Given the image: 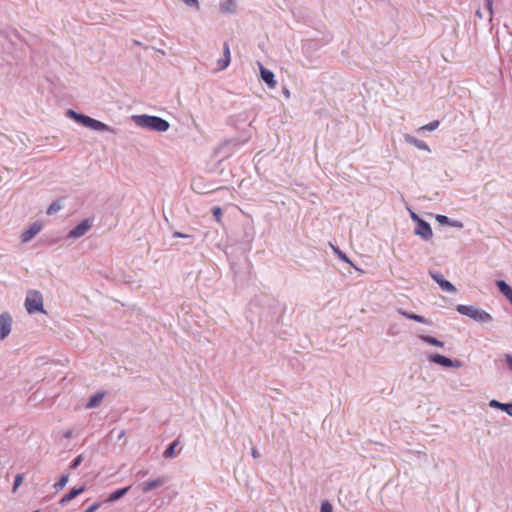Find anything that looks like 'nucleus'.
I'll list each match as a JSON object with an SVG mask.
<instances>
[{
	"label": "nucleus",
	"mask_w": 512,
	"mask_h": 512,
	"mask_svg": "<svg viewBox=\"0 0 512 512\" xmlns=\"http://www.w3.org/2000/svg\"><path fill=\"white\" fill-rule=\"evenodd\" d=\"M132 120L136 126L156 132H165L170 127L167 120L153 115H133Z\"/></svg>",
	"instance_id": "obj_1"
},
{
	"label": "nucleus",
	"mask_w": 512,
	"mask_h": 512,
	"mask_svg": "<svg viewBox=\"0 0 512 512\" xmlns=\"http://www.w3.org/2000/svg\"><path fill=\"white\" fill-rule=\"evenodd\" d=\"M66 115H67V117L74 120L75 122H77L85 127H88L92 130L102 131V132L107 131V132H112V133L115 132V130L113 128H111L110 126H108L107 124H105L99 120H96L94 118H91L87 115L78 113L72 109H68L66 111Z\"/></svg>",
	"instance_id": "obj_2"
},
{
	"label": "nucleus",
	"mask_w": 512,
	"mask_h": 512,
	"mask_svg": "<svg viewBox=\"0 0 512 512\" xmlns=\"http://www.w3.org/2000/svg\"><path fill=\"white\" fill-rule=\"evenodd\" d=\"M456 311L479 323H488L493 319L488 312L473 305L459 304L456 307Z\"/></svg>",
	"instance_id": "obj_3"
},
{
	"label": "nucleus",
	"mask_w": 512,
	"mask_h": 512,
	"mask_svg": "<svg viewBox=\"0 0 512 512\" xmlns=\"http://www.w3.org/2000/svg\"><path fill=\"white\" fill-rule=\"evenodd\" d=\"M428 360L446 368H461L463 363L458 359H450L441 354H430Z\"/></svg>",
	"instance_id": "obj_4"
},
{
	"label": "nucleus",
	"mask_w": 512,
	"mask_h": 512,
	"mask_svg": "<svg viewBox=\"0 0 512 512\" xmlns=\"http://www.w3.org/2000/svg\"><path fill=\"white\" fill-rule=\"evenodd\" d=\"M25 307L30 314L35 312H44L42 295L37 291L32 295H28L25 300Z\"/></svg>",
	"instance_id": "obj_5"
},
{
	"label": "nucleus",
	"mask_w": 512,
	"mask_h": 512,
	"mask_svg": "<svg viewBox=\"0 0 512 512\" xmlns=\"http://www.w3.org/2000/svg\"><path fill=\"white\" fill-rule=\"evenodd\" d=\"M92 227V220L84 219L78 225H76L73 229H71L67 235L68 238H80L84 236Z\"/></svg>",
	"instance_id": "obj_6"
},
{
	"label": "nucleus",
	"mask_w": 512,
	"mask_h": 512,
	"mask_svg": "<svg viewBox=\"0 0 512 512\" xmlns=\"http://www.w3.org/2000/svg\"><path fill=\"white\" fill-rule=\"evenodd\" d=\"M431 278L440 286V288L449 293H455V286L448 280L444 278V276L437 271H429Z\"/></svg>",
	"instance_id": "obj_7"
},
{
	"label": "nucleus",
	"mask_w": 512,
	"mask_h": 512,
	"mask_svg": "<svg viewBox=\"0 0 512 512\" xmlns=\"http://www.w3.org/2000/svg\"><path fill=\"white\" fill-rule=\"evenodd\" d=\"M12 317L5 312L0 315V339H5L11 332Z\"/></svg>",
	"instance_id": "obj_8"
},
{
	"label": "nucleus",
	"mask_w": 512,
	"mask_h": 512,
	"mask_svg": "<svg viewBox=\"0 0 512 512\" xmlns=\"http://www.w3.org/2000/svg\"><path fill=\"white\" fill-rule=\"evenodd\" d=\"M414 232L416 235L420 236L425 241L430 240L433 236L431 226L425 220H422L418 224H416Z\"/></svg>",
	"instance_id": "obj_9"
},
{
	"label": "nucleus",
	"mask_w": 512,
	"mask_h": 512,
	"mask_svg": "<svg viewBox=\"0 0 512 512\" xmlns=\"http://www.w3.org/2000/svg\"><path fill=\"white\" fill-rule=\"evenodd\" d=\"M166 481L167 479L165 477H158L154 480H149L141 483L139 487L143 493H148L156 488L161 487L166 483Z\"/></svg>",
	"instance_id": "obj_10"
},
{
	"label": "nucleus",
	"mask_w": 512,
	"mask_h": 512,
	"mask_svg": "<svg viewBox=\"0 0 512 512\" xmlns=\"http://www.w3.org/2000/svg\"><path fill=\"white\" fill-rule=\"evenodd\" d=\"M42 229V224L39 222H34L26 231H24L20 238L23 243L29 242L33 237H35Z\"/></svg>",
	"instance_id": "obj_11"
},
{
	"label": "nucleus",
	"mask_w": 512,
	"mask_h": 512,
	"mask_svg": "<svg viewBox=\"0 0 512 512\" xmlns=\"http://www.w3.org/2000/svg\"><path fill=\"white\" fill-rule=\"evenodd\" d=\"M230 61H231L230 48H229L228 42L225 41L223 44V57L218 59V61H217V65H218L217 70L221 71V70L226 69L230 64Z\"/></svg>",
	"instance_id": "obj_12"
},
{
	"label": "nucleus",
	"mask_w": 512,
	"mask_h": 512,
	"mask_svg": "<svg viewBox=\"0 0 512 512\" xmlns=\"http://www.w3.org/2000/svg\"><path fill=\"white\" fill-rule=\"evenodd\" d=\"M258 64L262 80L267 84L269 88H274L277 84L274 73L271 70L266 69L261 63Z\"/></svg>",
	"instance_id": "obj_13"
},
{
	"label": "nucleus",
	"mask_w": 512,
	"mask_h": 512,
	"mask_svg": "<svg viewBox=\"0 0 512 512\" xmlns=\"http://www.w3.org/2000/svg\"><path fill=\"white\" fill-rule=\"evenodd\" d=\"M86 487L81 486L79 488H72L67 494H65L59 501V504L64 506L69 503L71 500L76 498L78 495L85 491Z\"/></svg>",
	"instance_id": "obj_14"
},
{
	"label": "nucleus",
	"mask_w": 512,
	"mask_h": 512,
	"mask_svg": "<svg viewBox=\"0 0 512 512\" xmlns=\"http://www.w3.org/2000/svg\"><path fill=\"white\" fill-rule=\"evenodd\" d=\"M398 312H399V314H401L402 316H404L407 319H410V320H413V321H416L419 323L427 324V325L431 324V321L429 319H427L421 315H418V314H415L412 312H408V311H405L402 309H400Z\"/></svg>",
	"instance_id": "obj_15"
},
{
	"label": "nucleus",
	"mask_w": 512,
	"mask_h": 512,
	"mask_svg": "<svg viewBox=\"0 0 512 512\" xmlns=\"http://www.w3.org/2000/svg\"><path fill=\"white\" fill-rule=\"evenodd\" d=\"M130 488H131V486H126V487H123V488L113 491L104 502L112 503V502H115V501L121 499L124 495H126L128 493Z\"/></svg>",
	"instance_id": "obj_16"
},
{
	"label": "nucleus",
	"mask_w": 512,
	"mask_h": 512,
	"mask_svg": "<svg viewBox=\"0 0 512 512\" xmlns=\"http://www.w3.org/2000/svg\"><path fill=\"white\" fill-rule=\"evenodd\" d=\"M404 139L407 143L414 145L415 147H417L420 150H426V151L430 150L429 146L426 144V142L419 140L410 134H405Z\"/></svg>",
	"instance_id": "obj_17"
},
{
	"label": "nucleus",
	"mask_w": 512,
	"mask_h": 512,
	"mask_svg": "<svg viewBox=\"0 0 512 512\" xmlns=\"http://www.w3.org/2000/svg\"><path fill=\"white\" fill-rule=\"evenodd\" d=\"M499 291L508 299L512 298V287L507 284L504 280H496L495 282Z\"/></svg>",
	"instance_id": "obj_18"
},
{
	"label": "nucleus",
	"mask_w": 512,
	"mask_h": 512,
	"mask_svg": "<svg viewBox=\"0 0 512 512\" xmlns=\"http://www.w3.org/2000/svg\"><path fill=\"white\" fill-rule=\"evenodd\" d=\"M105 396V392H97L94 395H92L86 404L87 409H92L95 407H98L100 403L102 402L103 398Z\"/></svg>",
	"instance_id": "obj_19"
},
{
	"label": "nucleus",
	"mask_w": 512,
	"mask_h": 512,
	"mask_svg": "<svg viewBox=\"0 0 512 512\" xmlns=\"http://www.w3.org/2000/svg\"><path fill=\"white\" fill-rule=\"evenodd\" d=\"M220 8L224 13H234L236 10V1L224 0L221 2Z\"/></svg>",
	"instance_id": "obj_20"
},
{
	"label": "nucleus",
	"mask_w": 512,
	"mask_h": 512,
	"mask_svg": "<svg viewBox=\"0 0 512 512\" xmlns=\"http://www.w3.org/2000/svg\"><path fill=\"white\" fill-rule=\"evenodd\" d=\"M249 138L250 137H246L242 140H240L238 138L229 139V140L224 141L221 147L222 148L227 147V146L239 147V146L245 144L246 142H248Z\"/></svg>",
	"instance_id": "obj_21"
},
{
	"label": "nucleus",
	"mask_w": 512,
	"mask_h": 512,
	"mask_svg": "<svg viewBox=\"0 0 512 512\" xmlns=\"http://www.w3.org/2000/svg\"><path fill=\"white\" fill-rule=\"evenodd\" d=\"M422 341L430 344V345H433V346H436V347H443L444 346V342L438 340L437 338L435 337H432V336H428V335H419L418 336Z\"/></svg>",
	"instance_id": "obj_22"
},
{
	"label": "nucleus",
	"mask_w": 512,
	"mask_h": 512,
	"mask_svg": "<svg viewBox=\"0 0 512 512\" xmlns=\"http://www.w3.org/2000/svg\"><path fill=\"white\" fill-rule=\"evenodd\" d=\"M62 208H63L62 200L58 199L49 205L46 213L48 215H53V214L57 213L58 211H60Z\"/></svg>",
	"instance_id": "obj_23"
},
{
	"label": "nucleus",
	"mask_w": 512,
	"mask_h": 512,
	"mask_svg": "<svg viewBox=\"0 0 512 512\" xmlns=\"http://www.w3.org/2000/svg\"><path fill=\"white\" fill-rule=\"evenodd\" d=\"M178 444H179V440H174L172 443H170L168 445V447L165 449V451L163 452V457L164 458L173 457L175 454V448L177 447Z\"/></svg>",
	"instance_id": "obj_24"
},
{
	"label": "nucleus",
	"mask_w": 512,
	"mask_h": 512,
	"mask_svg": "<svg viewBox=\"0 0 512 512\" xmlns=\"http://www.w3.org/2000/svg\"><path fill=\"white\" fill-rule=\"evenodd\" d=\"M68 480H69V474L68 473L63 474L60 477V479L54 484V488L56 489V491L62 490L68 483Z\"/></svg>",
	"instance_id": "obj_25"
},
{
	"label": "nucleus",
	"mask_w": 512,
	"mask_h": 512,
	"mask_svg": "<svg viewBox=\"0 0 512 512\" xmlns=\"http://www.w3.org/2000/svg\"><path fill=\"white\" fill-rule=\"evenodd\" d=\"M331 246H332L334 253L338 256L339 259L352 265V262L349 260V258L346 256V254L339 249V247H335L333 245H331Z\"/></svg>",
	"instance_id": "obj_26"
},
{
	"label": "nucleus",
	"mask_w": 512,
	"mask_h": 512,
	"mask_svg": "<svg viewBox=\"0 0 512 512\" xmlns=\"http://www.w3.org/2000/svg\"><path fill=\"white\" fill-rule=\"evenodd\" d=\"M440 122L438 120H434L420 128V130L424 131H434L439 127Z\"/></svg>",
	"instance_id": "obj_27"
},
{
	"label": "nucleus",
	"mask_w": 512,
	"mask_h": 512,
	"mask_svg": "<svg viewBox=\"0 0 512 512\" xmlns=\"http://www.w3.org/2000/svg\"><path fill=\"white\" fill-rule=\"evenodd\" d=\"M320 512H333L331 503L327 500L321 503Z\"/></svg>",
	"instance_id": "obj_28"
},
{
	"label": "nucleus",
	"mask_w": 512,
	"mask_h": 512,
	"mask_svg": "<svg viewBox=\"0 0 512 512\" xmlns=\"http://www.w3.org/2000/svg\"><path fill=\"white\" fill-rule=\"evenodd\" d=\"M211 212L213 216L216 218L217 222H220L222 216V209L219 206H214L211 208Z\"/></svg>",
	"instance_id": "obj_29"
},
{
	"label": "nucleus",
	"mask_w": 512,
	"mask_h": 512,
	"mask_svg": "<svg viewBox=\"0 0 512 512\" xmlns=\"http://www.w3.org/2000/svg\"><path fill=\"white\" fill-rule=\"evenodd\" d=\"M186 6L194 8L196 10L200 9V3L198 0H182Z\"/></svg>",
	"instance_id": "obj_30"
},
{
	"label": "nucleus",
	"mask_w": 512,
	"mask_h": 512,
	"mask_svg": "<svg viewBox=\"0 0 512 512\" xmlns=\"http://www.w3.org/2000/svg\"><path fill=\"white\" fill-rule=\"evenodd\" d=\"M83 461V456L82 455H78L76 458H74L72 460V462L70 463V466L69 468L70 469H76Z\"/></svg>",
	"instance_id": "obj_31"
},
{
	"label": "nucleus",
	"mask_w": 512,
	"mask_h": 512,
	"mask_svg": "<svg viewBox=\"0 0 512 512\" xmlns=\"http://www.w3.org/2000/svg\"><path fill=\"white\" fill-rule=\"evenodd\" d=\"M449 217L445 216V215H441V214H437L436 215V220L437 222L440 224V225H446L448 226V223H449Z\"/></svg>",
	"instance_id": "obj_32"
},
{
	"label": "nucleus",
	"mask_w": 512,
	"mask_h": 512,
	"mask_svg": "<svg viewBox=\"0 0 512 512\" xmlns=\"http://www.w3.org/2000/svg\"><path fill=\"white\" fill-rule=\"evenodd\" d=\"M23 475L22 474H17L15 476V479H14V485H13V490L15 491L20 485L21 483L23 482Z\"/></svg>",
	"instance_id": "obj_33"
},
{
	"label": "nucleus",
	"mask_w": 512,
	"mask_h": 512,
	"mask_svg": "<svg viewBox=\"0 0 512 512\" xmlns=\"http://www.w3.org/2000/svg\"><path fill=\"white\" fill-rule=\"evenodd\" d=\"M501 410L512 417V403H503Z\"/></svg>",
	"instance_id": "obj_34"
},
{
	"label": "nucleus",
	"mask_w": 512,
	"mask_h": 512,
	"mask_svg": "<svg viewBox=\"0 0 512 512\" xmlns=\"http://www.w3.org/2000/svg\"><path fill=\"white\" fill-rule=\"evenodd\" d=\"M448 226L456 227V228H459V229H462L464 227V225H463V223L461 221L452 220V219H449Z\"/></svg>",
	"instance_id": "obj_35"
},
{
	"label": "nucleus",
	"mask_w": 512,
	"mask_h": 512,
	"mask_svg": "<svg viewBox=\"0 0 512 512\" xmlns=\"http://www.w3.org/2000/svg\"><path fill=\"white\" fill-rule=\"evenodd\" d=\"M100 506H101L100 502H95L91 506H89L87 509H85L83 512H95Z\"/></svg>",
	"instance_id": "obj_36"
},
{
	"label": "nucleus",
	"mask_w": 512,
	"mask_h": 512,
	"mask_svg": "<svg viewBox=\"0 0 512 512\" xmlns=\"http://www.w3.org/2000/svg\"><path fill=\"white\" fill-rule=\"evenodd\" d=\"M503 403L497 401V400H491L489 402V406L492 407V408H497V409H500L501 410V407H502Z\"/></svg>",
	"instance_id": "obj_37"
},
{
	"label": "nucleus",
	"mask_w": 512,
	"mask_h": 512,
	"mask_svg": "<svg viewBox=\"0 0 512 512\" xmlns=\"http://www.w3.org/2000/svg\"><path fill=\"white\" fill-rule=\"evenodd\" d=\"M410 217L411 219L416 222V224H418L420 221H422L423 219L419 217V215H417L415 212H411L410 214Z\"/></svg>",
	"instance_id": "obj_38"
},
{
	"label": "nucleus",
	"mask_w": 512,
	"mask_h": 512,
	"mask_svg": "<svg viewBox=\"0 0 512 512\" xmlns=\"http://www.w3.org/2000/svg\"><path fill=\"white\" fill-rule=\"evenodd\" d=\"M505 359L510 370H512V355L505 354Z\"/></svg>",
	"instance_id": "obj_39"
},
{
	"label": "nucleus",
	"mask_w": 512,
	"mask_h": 512,
	"mask_svg": "<svg viewBox=\"0 0 512 512\" xmlns=\"http://www.w3.org/2000/svg\"><path fill=\"white\" fill-rule=\"evenodd\" d=\"M173 237H179V238H190L191 236L190 235H187V234H183L181 232H174L173 233Z\"/></svg>",
	"instance_id": "obj_40"
},
{
	"label": "nucleus",
	"mask_w": 512,
	"mask_h": 512,
	"mask_svg": "<svg viewBox=\"0 0 512 512\" xmlns=\"http://www.w3.org/2000/svg\"><path fill=\"white\" fill-rule=\"evenodd\" d=\"M251 454H252L253 458H255V459L260 457V453L256 448H252Z\"/></svg>",
	"instance_id": "obj_41"
},
{
	"label": "nucleus",
	"mask_w": 512,
	"mask_h": 512,
	"mask_svg": "<svg viewBox=\"0 0 512 512\" xmlns=\"http://www.w3.org/2000/svg\"><path fill=\"white\" fill-rule=\"evenodd\" d=\"M72 434H73V431H72V430H67V431L63 434V436H64V438L69 439V438H71V437H72Z\"/></svg>",
	"instance_id": "obj_42"
},
{
	"label": "nucleus",
	"mask_w": 512,
	"mask_h": 512,
	"mask_svg": "<svg viewBox=\"0 0 512 512\" xmlns=\"http://www.w3.org/2000/svg\"><path fill=\"white\" fill-rule=\"evenodd\" d=\"M485 1H486L487 8H488L489 10H491V8H492V4H493V0H485Z\"/></svg>",
	"instance_id": "obj_43"
},
{
	"label": "nucleus",
	"mask_w": 512,
	"mask_h": 512,
	"mask_svg": "<svg viewBox=\"0 0 512 512\" xmlns=\"http://www.w3.org/2000/svg\"><path fill=\"white\" fill-rule=\"evenodd\" d=\"M509 302H510V303H511V305H512V298L509 300Z\"/></svg>",
	"instance_id": "obj_44"
}]
</instances>
